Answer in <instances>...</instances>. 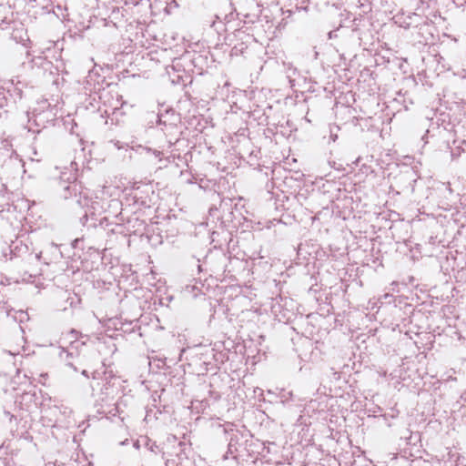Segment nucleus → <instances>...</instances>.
I'll return each mask as SVG.
<instances>
[{
    "mask_svg": "<svg viewBox=\"0 0 466 466\" xmlns=\"http://www.w3.org/2000/svg\"><path fill=\"white\" fill-rule=\"evenodd\" d=\"M83 375L86 376V370H83L82 372Z\"/></svg>",
    "mask_w": 466,
    "mask_h": 466,
    "instance_id": "f257e3e1",
    "label": "nucleus"
}]
</instances>
